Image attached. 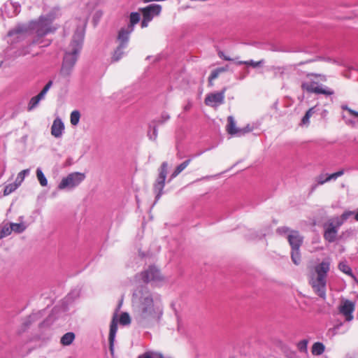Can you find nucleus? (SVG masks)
Listing matches in <instances>:
<instances>
[{
  "instance_id": "obj_15",
  "label": "nucleus",
  "mask_w": 358,
  "mask_h": 358,
  "mask_svg": "<svg viewBox=\"0 0 358 358\" xmlns=\"http://www.w3.org/2000/svg\"><path fill=\"white\" fill-rule=\"evenodd\" d=\"M133 31L134 30L131 29L128 27L121 28L119 30L117 36L119 44L127 46L129 41V36Z\"/></svg>"
},
{
  "instance_id": "obj_32",
  "label": "nucleus",
  "mask_w": 358,
  "mask_h": 358,
  "mask_svg": "<svg viewBox=\"0 0 358 358\" xmlns=\"http://www.w3.org/2000/svg\"><path fill=\"white\" fill-rule=\"evenodd\" d=\"M315 107L309 108L301 120L302 124H308L310 117L315 113Z\"/></svg>"
},
{
  "instance_id": "obj_57",
  "label": "nucleus",
  "mask_w": 358,
  "mask_h": 358,
  "mask_svg": "<svg viewBox=\"0 0 358 358\" xmlns=\"http://www.w3.org/2000/svg\"><path fill=\"white\" fill-rule=\"evenodd\" d=\"M50 44V41H46V43H45V44L42 45V46H48V45H49Z\"/></svg>"
},
{
  "instance_id": "obj_30",
  "label": "nucleus",
  "mask_w": 358,
  "mask_h": 358,
  "mask_svg": "<svg viewBox=\"0 0 358 358\" xmlns=\"http://www.w3.org/2000/svg\"><path fill=\"white\" fill-rule=\"evenodd\" d=\"M19 187V183L14 182L7 185L3 190V195L7 196L13 192Z\"/></svg>"
},
{
  "instance_id": "obj_38",
  "label": "nucleus",
  "mask_w": 358,
  "mask_h": 358,
  "mask_svg": "<svg viewBox=\"0 0 358 358\" xmlns=\"http://www.w3.org/2000/svg\"><path fill=\"white\" fill-rule=\"evenodd\" d=\"M265 63L264 59H261L257 62H255L253 60L247 61V66H252V68H257L262 66Z\"/></svg>"
},
{
  "instance_id": "obj_51",
  "label": "nucleus",
  "mask_w": 358,
  "mask_h": 358,
  "mask_svg": "<svg viewBox=\"0 0 358 358\" xmlns=\"http://www.w3.org/2000/svg\"><path fill=\"white\" fill-rule=\"evenodd\" d=\"M45 94H43V92H39V94L36 96H35L39 101L43 99L44 98Z\"/></svg>"
},
{
  "instance_id": "obj_9",
  "label": "nucleus",
  "mask_w": 358,
  "mask_h": 358,
  "mask_svg": "<svg viewBox=\"0 0 358 358\" xmlns=\"http://www.w3.org/2000/svg\"><path fill=\"white\" fill-rule=\"evenodd\" d=\"M226 88H223L222 91L210 93L206 95L204 103L206 106L217 108L219 106L222 105L224 102V94Z\"/></svg>"
},
{
  "instance_id": "obj_22",
  "label": "nucleus",
  "mask_w": 358,
  "mask_h": 358,
  "mask_svg": "<svg viewBox=\"0 0 358 358\" xmlns=\"http://www.w3.org/2000/svg\"><path fill=\"white\" fill-rule=\"evenodd\" d=\"M141 20V15L137 12H132L130 14L129 16V24H128V27H129L131 29L134 30V26L137 23L139 22Z\"/></svg>"
},
{
  "instance_id": "obj_12",
  "label": "nucleus",
  "mask_w": 358,
  "mask_h": 358,
  "mask_svg": "<svg viewBox=\"0 0 358 358\" xmlns=\"http://www.w3.org/2000/svg\"><path fill=\"white\" fill-rule=\"evenodd\" d=\"M117 331V316L115 315L112 319L110 325V331L108 336V341H109V350L111 355H113L114 352V342L116 336V333Z\"/></svg>"
},
{
  "instance_id": "obj_3",
  "label": "nucleus",
  "mask_w": 358,
  "mask_h": 358,
  "mask_svg": "<svg viewBox=\"0 0 358 358\" xmlns=\"http://www.w3.org/2000/svg\"><path fill=\"white\" fill-rule=\"evenodd\" d=\"M309 80H304L301 83V88L303 92L308 94H324L326 96H331L334 94V91L327 87H323L322 85H319L318 83L312 80L311 77L319 78L321 81H327V76L321 73H307L306 74Z\"/></svg>"
},
{
  "instance_id": "obj_4",
  "label": "nucleus",
  "mask_w": 358,
  "mask_h": 358,
  "mask_svg": "<svg viewBox=\"0 0 358 358\" xmlns=\"http://www.w3.org/2000/svg\"><path fill=\"white\" fill-rule=\"evenodd\" d=\"M354 211L346 210L340 217H334L328 220L323 224L324 238L329 243H334L336 240L338 228L352 215Z\"/></svg>"
},
{
  "instance_id": "obj_54",
  "label": "nucleus",
  "mask_w": 358,
  "mask_h": 358,
  "mask_svg": "<svg viewBox=\"0 0 358 358\" xmlns=\"http://www.w3.org/2000/svg\"><path fill=\"white\" fill-rule=\"evenodd\" d=\"M317 185H317V183L316 185H313V186L311 187V189H310V192H311V193H312V192H313L315 191V189L317 188Z\"/></svg>"
},
{
  "instance_id": "obj_60",
  "label": "nucleus",
  "mask_w": 358,
  "mask_h": 358,
  "mask_svg": "<svg viewBox=\"0 0 358 358\" xmlns=\"http://www.w3.org/2000/svg\"><path fill=\"white\" fill-rule=\"evenodd\" d=\"M154 134H155V136L156 137L157 136V129L155 128L154 129Z\"/></svg>"
},
{
  "instance_id": "obj_7",
  "label": "nucleus",
  "mask_w": 358,
  "mask_h": 358,
  "mask_svg": "<svg viewBox=\"0 0 358 358\" xmlns=\"http://www.w3.org/2000/svg\"><path fill=\"white\" fill-rule=\"evenodd\" d=\"M168 172V163L164 162L159 169V176L154 184V191L156 192L155 199L157 201L163 194L165 185V180Z\"/></svg>"
},
{
  "instance_id": "obj_48",
  "label": "nucleus",
  "mask_w": 358,
  "mask_h": 358,
  "mask_svg": "<svg viewBox=\"0 0 358 358\" xmlns=\"http://www.w3.org/2000/svg\"><path fill=\"white\" fill-rule=\"evenodd\" d=\"M218 55L220 58H222L223 59L226 60V61H235L236 59H232V58H230L229 57H227V56H225L223 53V52L222 51H220L218 52Z\"/></svg>"
},
{
  "instance_id": "obj_10",
  "label": "nucleus",
  "mask_w": 358,
  "mask_h": 358,
  "mask_svg": "<svg viewBox=\"0 0 358 358\" xmlns=\"http://www.w3.org/2000/svg\"><path fill=\"white\" fill-rule=\"evenodd\" d=\"M310 284L314 292L324 300L326 299L327 278L312 276Z\"/></svg>"
},
{
  "instance_id": "obj_37",
  "label": "nucleus",
  "mask_w": 358,
  "mask_h": 358,
  "mask_svg": "<svg viewBox=\"0 0 358 358\" xmlns=\"http://www.w3.org/2000/svg\"><path fill=\"white\" fill-rule=\"evenodd\" d=\"M39 101H40L36 96L32 97L28 103L27 110L29 111L32 110L38 106Z\"/></svg>"
},
{
  "instance_id": "obj_52",
  "label": "nucleus",
  "mask_w": 358,
  "mask_h": 358,
  "mask_svg": "<svg viewBox=\"0 0 358 358\" xmlns=\"http://www.w3.org/2000/svg\"><path fill=\"white\" fill-rule=\"evenodd\" d=\"M314 60L313 59H310V60H307V61H305V62H301L298 64L299 66H301V65H303V64H308L309 62H313Z\"/></svg>"
},
{
  "instance_id": "obj_36",
  "label": "nucleus",
  "mask_w": 358,
  "mask_h": 358,
  "mask_svg": "<svg viewBox=\"0 0 358 358\" xmlns=\"http://www.w3.org/2000/svg\"><path fill=\"white\" fill-rule=\"evenodd\" d=\"M29 173V169H24V170H22V171H20L17 176V178L15 180V182L19 183V186L21 185V183L22 182V181L24 180V177L28 175Z\"/></svg>"
},
{
  "instance_id": "obj_39",
  "label": "nucleus",
  "mask_w": 358,
  "mask_h": 358,
  "mask_svg": "<svg viewBox=\"0 0 358 358\" xmlns=\"http://www.w3.org/2000/svg\"><path fill=\"white\" fill-rule=\"evenodd\" d=\"M308 341L303 339L299 341L297 344V348L300 352H307V346H308Z\"/></svg>"
},
{
  "instance_id": "obj_28",
  "label": "nucleus",
  "mask_w": 358,
  "mask_h": 358,
  "mask_svg": "<svg viewBox=\"0 0 358 358\" xmlns=\"http://www.w3.org/2000/svg\"><path fill=\"white\" fill-rule=\"evenodd\" d=\"M271 69L275 78L278 77L283 78L285 72V68L284 66H272Z\"/></svg>"
},
{
  "instance_id": "obj_2",
  "label": "nucleus",
  "mask_w": 358,
  "mask_h": 358,
  "mask_svg": "<svg viewBox=\"0 0 358 358\" xmlns=\"http://www.w3.org/2000/svg\"><path fill=\"white\" fill-rule=\"evenodd\" d=\"M84 40V32L76 30L73 36L69 50L64 53L60 74L64 77L69 76L78 60V55L82 49Z\"/></svg>"
},
{
  "instance_id": "obj_59",
  "label": "nucleus",
  "mask_w": 358,
  "mask_h": 358,
  "mask_svg": "<svg viewBox=\"0 0 358 358\" xmlns=\"http://www.w3.org/2000/svg\"><path fill=\"white\" fill-rule=\"evenodd\" d=\"M189 108H190V106H186L185 107V110H189Z\"/></svg>"
},
{
  "instance_id": "obj_27",
  "label": "nucleus",
  "mask_w": 358,
  "mask_h": 358,
  "mask_svg": "<svg viewBox=\"0 0 358 358\" xmlns=\"http://www.w3.org/2000/svg\"><path fill=\"white\" fill-rule=\"evenodd\" d=\"M338 268L344 273L351 276L356 280L355 276L352 273L351 268L345 262H340L338 264Z\"/></svg>"
},
{
  "instance_id": "obj_8",
  "label": "nucleus",
  "mask_w": 358,
  "mask_h": 358,
  "mask_svg": "<svg viewBox=\"0 0 358 358\" xmlns=\"http://www.w3.org/2000/svg\"><path fill=\"white\" fill-rule=\"evenodd\" d=\"M85 177L84 173L79 172L70 173L66 178H62L58 185V188L59 189H72L78 186L85 179Z\"/></svg>"
},
{
  "instance_id": "obj_24",
  "label": "nucleus",
  "mask_w": 358,
  "mask_h": 358,
  "mask_svg": "<svg viewBox=\"0 0 358 358\" xmlns=\"http://www.w3.org/2000/svg\"><path fill=\"white\" fill-rule=\"evenodd\" d=\"M75 339V334L73 332H68L66 333L62 338H61V343L64 345H71L73 340Z\"/></svg>"
},
{
  "instance_id": "obj_55",
  "label": "nucleus",
  "mask_w": 358,
  "mask_h": 358,
  "mask_svg": "<svg viewBox=\"0 0 358 358\" xmlns=\"http://www.w3.org/2000/svg\"><path fill=\"white\" fill-rule=\"evenodd\" d=\"M162 118H164V120H166L169 119V115H162Z\"/></svg>"
},
{
  "instance_id": "obj_50",
  "label": "nucleus",
  "mask_w": 358,
  "mask_h": 358,
  "mask_svg": "<svg viewBox=\"0 0 358 358\" xmlns=\"http://www.w3.org/2000/svg\"><path fill=\"white\" fill-rule=\"evenodd\" d=\"M349 113L352 115V116H355L356 117H358V112L357 111H355L354 110H349Z\"/></svg>"
},
{
  "instance_id": "obj_11",
  "label": "nucleus",
  "mask_w": 358,
  "mask_h": 358,
  "mask_svg": "<svg viewBox=\"0 0 358 358\" xmlns=\"http://www.w3.org/2000/svg\"><path fill=\"white\" fill-rule=\"evenodd\" d=\"M355 308V303L348 299H342L338 310L341 314L345 316L346 321H351L353 319L352 313Z\"/></svg>"
},
{
  "instance_id": "obj_25",
  "label": "nucleus",
  "mask_w": 358,
  "mask_h": 358,
  "mask_svg": "<svg viewBox=\"0 0 358 358\" xmlns=\"http://www.w3.org/2000/svg\"><path fill=\"white\" fill-rule=\"evenodd\" d=\"M291 259L293 263L299 265L301 262L300 248H292Z\"/></svg>"
},
{
  "instance_id": "obj_20",
  "label": "nucleus",
  "mask_w": 358,
  "mask_h": 358,
  "mask_svg": "<svg viewBox=\"0 0 358 358\" xmlns=\"http://www.w3.org/2000/svg\"><path fill=\"white\" fill-rule=\"evenodd\" d=\"M228 66H226L225 67H220L213 70L208 78V85L213 86V80L216 79L220 75V73L228 71Z\"/></svg>"
},
{
  "instance_id": "obj_1",
  "label": "nucleus",
  "mask_w": 358,
  "mask_h": 358,
  "mask_svg": "<svg viewBox=\"0 0 358 358\" xmlns=\"http://www.w3.org/2000/svg\"><path fill=\"white\" fill-rule=\"evenodd\" d=\"M134 303H136L138 318L141 322L150 323L157 321L162 309L157 301L155 302L152 293L145 285H140L132 295Z\"/></svg>"
},
{
  "instance_id": "obj_35",
  "label": "nucleus",
  "mask_w": 358,
  "mask_h": 358,
  "mask_svg": "<svg viewBox=\"0 0 358 358\" xmlns=\"http://www.w3.org/2000/svg\"><path fill=\"white\" fill-rule=\"evenodd\" d=\"M120 323L122 325H128L131 323V318L127 313H122L120 317Z\"/></svg>"
},
{
  "instance_id": "obj_46",
  "label": "nucleus",
  "mask_w": 358,
  "mask_h": 358,
  "mask_svg": "<svg viewBox=\"0 0 358 358\" xmlns=\"http://www.w3.org/2000/svg\"><path fill=\"white\" fill-rule=\"evenodd\" d=\"M52 85V81L50 80L47 83V84L45 85V87L43 88V90L41 91V92H43V94H46L48 91L50 90L51 86Z\"/></svg>"
},
{
  "instance_id": "obj_29",
  "label": "nucleus",
  "mask_w": 358,
  "mask_h": 358,
  "mask_svg": "<svg viewBox=\"0 0 358 358\" xmlns=\"http://www.w3.org/2000/svg\"><path fill=\"white\" fill-rule=\"evenodd\" d=\"M36 176L39 181V183L41 186L45 187L48 185V180L43 174L42 170L40 168H38L36 170Z\"/></svg>"
},
{
  "instance_id": "obj_26",
  "label": "nucleus",
  "mask_w": 358,
  "mask_h": 358,
  "mask_svg": "<svg viewBox=\"0 0 358 358\" xmlns=\"http://www.w3.org/2000/svg\"><path fill=\"white\" fill-rule=\"evenodd\" d=\"M38 318V314H31L30 315H29L24 320V322H23L22 325H23V329L24 330H25L26 329L29 328V326L34 322H36Z\"/></svg>"
},
{
  "instance_id": "obj_43",
  "label": "nucleus",
  "mask_w": 358,
  "mask_h": 358,
  "mask_svg": "<svg viewBox=\"0 0 358 358\" xmlns=\"http://www.w3.org/2000/svg\"><path fill=\"white\" fill-rule=\"evenodd\" d=\"M148 14H145V17H143V20L141 21V26L142 28L147 27L148 25V23L150 22V20H149V17H148Z\"/></svg>"
},
{
  "instance_id": "obj_47",
  "label": "nucleus",
  "mask_w": 358,
  "mask_h": 358,
  "mask_svg": "<svg viewBox=\"0 0 358 358\" xmlns=\"http://www.w3.org/2000/svg\"><path fill=\"white\" fill-rule=\"evenodd\" d=\"M52 85V81L50 80L47 83V84L45 85V87L43 88V90L41 91V92H43V94H46L48 91L50 90L51 86Z\"/></svg>"
},
{
  "instance_id": "obj_16",
  "label": "nucleus",
  "mask_w": 358,
  "mask_h": 358,
  "mask_svg": "<svg viewBox=\"0 0 358 358\" xmlns=\"http://www.w3.org/2000/svg\"><path fill=\"white\" fill-rule=\"evenodd\" d=\"M64 129V124L60 118H56L51 127V134L55 138L62 136Z\"/></svg>"
},
{
  "instance_id": "obj_41",
  "label": "nucleus",
  "mask_w": 358,
  "mask_h": 358,
  "mask_svg": "<svg viewBox=\"0 0 358 358\" xmlns=\"http://www.w3.org/2000/svg\"><path fill=\"white\" fill-rule=\"evenodd\" d=\"M252 131V128L250 127V125H248L246 126L245 127H243V128H239L238 131V136H241V135H244L250 131Z\"/></svg>"
},
{
  "instance_id": "obj_14",
  "label": "nucleus",
  "mask_w": 358,
  "mask_h": 358,
  "mask_svg": "<svg viewBox=\"0 0 358 358\" xmlns=\"http://www.w3.org/2000/svg\"><path fill=\"white\" fill-rule=\"evenodd\" d=\"M141 11L143 14V17H145V14H148V17L151 21L155 16L160 14L162 11V6L158 4H150L145 8H141Z\"/></svg>"
},
{
  "instance_id": "obj_53",
  "label": "nucleus",
  "mask_w": 358,
  "mask_h": 358,
  "mask_svg": "<svg viewBox=\"0 0 358 358\" xmlns=\"http://www.w3.org/2000/svg\"><path fill=\"white\" fill-rule=\"evenodd\" d=\"M236 64L238 65L245 64L247 66V61H236Z\"/></svg>"
},
{
  "instance_id": "obj_17",
  "label": "nucleus",
  "mask_w": 358,
  "mask_h": 358,
  "mask_svg": "<svg viewBox=\"0 0 358 358\" xmlns=\"http://www.w3.org/2000/svg\"><path fill=\"white\" fill-rule=\"evenodd\" d=\"M330 269V264L329 262L323 261L315 267L317 274L316 277L327 278V273Z\"/></svg>"
},
{
  "instance_id": "obj_34",
  "label": "nucleus",
  "mask_w": 358,
  "mask_h": 358,
  "mask_svg": "<svg viewBox=\"0 0 358 358\" xmlns=\"http://www.w3.org/2000/svg\"><path fill=\"white\" fill-rule=\"evenodd\" d=\"M10 224L12 227V231H14L17 234H20V233L23 232L26 229V227L22 223H10Z\"/></svg>"
},
{
  "instance_id": "obj_61",
  "label": "nucleus",
  "mask_w": 358,
  "mask_h": 358,
  "mask_svg": "<svg viewBox=\"0 0 358 358\" xmlns=\"http://www.w3.org/2000/svg\"><path fill=\"white\" fill-rule=\"evenodd\" d=\"M357 282H358V281H357Z\"/></svg>"
},
{
  "instance_id": "obj_19",
  "label": "nucleus",
  "mask_w": 358,
  "mask_h": 358,
  "mask_svg": "<svg viewBox=\"0 0 358 358\" xmlns=\"http://www.w3.org/2000/svg\"><path fill=\"white\" fill-rule=\"evenodd\" d=\"M239 128L236 127L234 117L230 115L227 117V131L231 135H237Z\"/></svg>"
},
{
  "instance_id": "obj_42",
  "label": "nucleus",
  "mask_w": 358,
  "mask_h": 358,
  "mask_svg": "<svg viewBox=\"0 0 358 358\" xmlns=\"http://www.w3.org/2000/svg\"><path fill=\"white\" fill-rule=\"evenodd\" d=\"M316 181L317 182V185H320L329 182V180H327V177L324 178V175L321 174L317 177Z\"/></svg>"
},
{
  "instance_id": "obj_6",
  "label": "nucleus",
  "mask_w": 358,
  "mask_h": 358,
  "mask_svg": "<svg viewBox=\"0 0 358 358\" xmlns=\"http://www.w3.org/2000/svg\"><path fill=\"white\" fill-rule=\"evenodd\" d=\"M35 29L37 38L32 41V44H41L43 42L41 40V38L48 33L53 32L55 30V28L52 27L51 21L49 19L41 17L37 22L35 26Z\"/></svg>"
},
{
  "instance_id": "obj_49",
  "label": "nucleus",
  "mask_w": 358,
  "mask_h": 358,
  "mask_svg": "<svg viewBox=\"0 0 358 358\" xmlns=\"http://www.w3.org/2000/svg\"><path fill=\"white\" fill-rule=\"evenodd\" d=\"M352 234V229H348L345 231H343L342 233V236H343V237H348V236H351Z\"/></svg>"
},
{
  "instance_id": "obj_40",
  "label": "nucleus",
  "mask_w": 358,
  "mask_h": 358,
  "mask_svg": "<svg viewBox=\"0 0 358 358\" xmlns=\"http://www.w3.org/2000/svg\"><path fill=\"white\" fill-rule=\"evenodd\" d=\"M343 173H344V171L343 170L338 171H337L336 173H334L332 174L328 175L327 180H329V181L331 180H336L338 177H340V176H343Z\"/></svg>"
},
{
  "instance_id": "obj_5",
  "label": "nucleus",
  "mask_w": 358,
  "mask_h": 358,
  "mask_svg": "<svg viewBox=\"0 0 358 358\" xmlns=\"http://www.w3.org/2000/svg\"><path fill=\"white\" fill-rule=\"evenodd\" d=\"M136 278H138L144 283H149L151 282H161L164 280V277L158 268L154 265H150L147 269L137 273Z\"/></svg>"
},
{
  "instance_id": "obj_18",
  "label": "nucleus",
  "mask_w": 358,
  "mask_h": 358,
  "mask_svg": "<svg viewBox=\"0 0 358 358\" xmlns=\"http://www.w3.org/2000/svg\"><path fill=\"white\" fill-rule=\"evenodd\" d=\"M127 47V46L119 44L113 52L111 62L114 63L120 61L124 55V50Z\"/></svg>"
},
{
  "instance_id": "obj_45",
  "label": "nucleus",
  "mask_w": 358,
  "mask_h": 358,
  "mask_svg": "<svg viewBox=\"0 0 358 358\" xmlns=\"http://www.w3.org/2000/svg\"><path fill=\"white\" fill-rule=\"evenodd\" d=\"M342 326V324H337L336 326H334L333 328L330 329L329 330V333H331V335L332 336H335L338 334V330L339 329V328Z\"/></svg>"
},
{
  "instance_id": "obj_33",
  "label": "nucleus",
  "mask_w": 358,
  "mask_h": 358,
  "mask_svg": "<svg viewBox=\"0 0 358 358\" xmlns=\"http://www.w3.org/2000/svg\"><path fill=\"white\" fill-rule=\"evenodd\" d=\"M80 113L78 110H73L71 113L70 121L71 124L73 126H76L80 120Z\"/></svg>"
},
{
  "instance_id": "obj_58",
  "label": "nucleus",
  "mask_w": 358,
  "mask_h": 358,
  "mask_svg": "<svg viewBox=\"0 0 358 358\" xmlns=\"http://www.w3.org/2000/svg\"><path fill=\"white\" fill-rule=\"evenodd\" d=\"M343 109L347 110L348 113H349V110H352L351 108H349L348 106H345V107L343 106Z\"/></svg>"
},
{
  "instance_id": "obj_56",
  "label": "nucleus",
  "mask_w": 358,
  "mask_h": 358,
  "mask_svg": "<svg viewBox=\"0 0 358 358\" xmlns=\"http://www.w3.org/2000/svg\"><path fill=\"white\" fill-rule=\"evenodd\" d=\"M353 215H355V220H356V221H358V212H357V213H354V214H353Z\"/></svg>"
},
{
  "instance_id": "obj_31",
  "label": "nucleus",
  "mask_w": 358,
  "mask_h": 358,
  "mask_svg": "<svg viewBox=\"0 0 358 358\" xmlns=\"http://www.w3.org/2000/svg\"><path fill=\"white\" fill-rule=\"evenodd\" d=\"M12 233V227L10 224H6L1 227L0 231V239L9 236Z\"/></svg>"
},
{
  "instance_id": "obj_23",
  "label": "nucleus",
  "mask_w": 358,
  "mask_h": 358,
  "mask_svg": "<svg viewBox=\"0 0 358 358\" xmlns=\"http://www.w3.org/2000/svg\"><path fill=\"white\" fill-rule=\"evenodd\" d=\"M190 162H191V159H189L185 160L180 164H179L176 168L174 171L172 173V174L171 176V178L173 179V178H176L178 174H180L189 165Z\"/></svg>"
},
{
  "instance_id": "obj_13",
  "label": "nucleus",
  "mask_w": 358,
  "mask_h": 358,
  "mask_svg": "<svg viewBox=\"0 0 358 358\" xmlns=\"http://www.w3.org/2000/svg\"><path fill=\"white\" fill-rule=\"evenodd\" d=\"M287 241L291 248H300L303 241V237L298 231H292L287 236Z\"/></svg>"
},
{
  "instance_id": "obj_44",
  "label": "nucleus",
  "mask_w": 358,
  "mask_h": 358,
  "mask_svg": "<svg viewBox=\"0 0 358 358\" xmlns=\"http://www.w3.org/2000/svg\"><path fill=\"white\" fill-rule=\"evenodd\" d=\"M292 231V230H290V229L287 227H282L277 229V232L279 234H285L288 232L291 233Z\"/></svg>"
},
{
  "instance_id": "obj_21",
  "label": "nucleus",
  "mask_w": 358,
  "mask_h": 358,
  "mask_svg": "<svg viewBox=\"0 0 358 358\" xmlns=\"http://www.w3.org/2000/svg\"><path fill=\"white\" fill-rule=\"evenodd\" d=\"M325 350V346L322 343L316 342L315 343L311 348V352L313 355H321Z\"/></svg>"
}]
</instances>
